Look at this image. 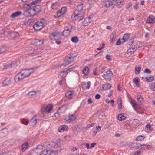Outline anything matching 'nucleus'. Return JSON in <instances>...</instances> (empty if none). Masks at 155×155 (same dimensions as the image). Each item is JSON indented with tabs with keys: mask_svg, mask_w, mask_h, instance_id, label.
I'll use <instances>...</instances> for the list:
<instances>
[{
	"mask_svg": "<svg viewBox=\"0 0 155 155\" xmlns=\"http://www.w3.org/2000/svg\"><path fill=\"white\" fill-rule=\"evenodd\" d=\"M51 143H47L43 146L38 145L36 148V153H38L37 155H58V151L49 149L52 148L51 146Z\"/></svg>",
	"mask_w": 155,
	"mask_h": 155,
	"instance_id": "1",
	"label": "nucleus"
},
{
	"mask_svg": "<svg viewBox=\"0 0 155 155\" xmlns=\"http://www.w3.org/2000/svg\"><path fill=\"white\" fill-rule=\"evenodd\" d=\"M85 11L86 7L83 4L78 5L77 10L71 16L72 20L75 21L78 20L80 21L82 20L86 13Z\"/></svg>",
	"mask_w": 155,
	"mask_h": 155,
	"instance_id": "2",
	"label": "nucleus"
},
{
	"mask_svg": "<svg viewBox=\"0 0 155 155\" xmlns=\"http://www.w3.org/2000/svg\"><path fill=\"white\" fill-rule=\"evenodd\" d=\"M34 72V69L33 68L22 70L18 73L15 77L14 80L15 82L18 83L25 78H28Z\"/></svg>",
	"mask_w": 155,
	"mask_h": 155,
	"instance_id": "3",
	"label": "nucleus"
},
{
	"mask_svg": "<svg viewBox=\"0 0 155 155\" xmlns=\"http://www.w3.org/2000/svg\"><path fill=\"white\" fill-rule=\"evenodd\" d=\"M75 66L71 67L69 66L67 69H65L62 71L60 72L58 76L59 78H65L67 74L70 72L73 71L75 68Z\"/></svg>",
	"mask_w": 155,
	"mask_h": 155,
	"instance_id": "4",
	"label": "nucleus"
},
{
	"mask_svg": "<svg viewBox=\"0 0 155 155\" xmlns=\"http://www.w3.org/2000/svg\"><path fill=\"white\" fill-rule=\"evenodd\" d=\"M45 22V20L44 19L38 21L34 25V28L35 30L37 31L41 30L43 27Z\"/></svg>",
	"mask_w": 155,
	"mask_h": 155,
	"instance_id": "5",
	"label": "nucleus"
},
{
	"mask_svg": "<svg viewBox=\"0 0 155 155\" xmlns=\"http://www.w3.org/2000/svg\"><path fill=\"white\" fill-rule=\"evenodd\" d=\"M113 75L112 73L110 70H108L104 73L102 76L103 78L106 81H110L111 80Z\"/></svg>",
	"mask_w": 155,
	"mask_h": 155,
	"instance_id": "6",
	"label": "nucleus"
},
{
	"mask_svg": "<svg viewBox=\"0 0 155 155\" xmlns=\"http://www.w3.org/2000/svg\"><path fill=\"white\" fill-rule=\"evenodd\" d=\"M72 28V27L70 25H69L67 26H66L64 28V30L63 33V35L64 37H66L69 36L70 35Z\"/></svg>",
	"mask_w": 155,
	"mask_h": 155,
	"instance_id": "7",
	"label": "nucleus"
},
{
	"mask_svg": "<svg viewBox=\"0 0 155 155\" xmlns=\"http://www.w3.org/2000/svg\"><path fill=\"white\" fill-rule=\"evenodd\" d=\"M93 16L90 15L88 17H87L84 19L82 22V24L84 26H87L89 25L93 21Z\"/></svg>",
	"mask_w": 155,
	"mask_h": 155,
	"instance_id": "8",
	"label": "nucleus"
},
{
	"mask_svg": "<svg viewBox=\"0 0 155 155\" xmlns=\"http://www.w3.org/2000/svg\"><path fill=\"white\" fill-rule=\"evenodd\" d=\"M76 116L73 114L68 115L65 117L64 119L68 123L71 122L76 119Z\"/></svg>",
	"mask_w": 155,
	"mask_h": 155,
	"instance_id": "9",
	"label": "nucleus"
},
{
	"mask_svg": "<svg viewBox=\"0 0 155 155\" xmlns=\"http://www.w3.org/2000/svg\"><path fill=\"white\" fill-rule=\"evenodd\" d=\"M53 107V104H49L44 107L42 110L44 109L46 112L49 113L52 111Z\"/></svg>",
	"mask_w": 155,
	"mask_h": 155,
	"instance_id": "10",
	"label": "nucleus"
},
{
	"mask_svg": "<svg viewBox=\"0 0 155 155\" xmlns=\"http://www.w3.org/2000/svg\"><path fill=\"white\" fill-rule=\"evenodd\" d=\"M36 13L33 8H30L27 9L25 12V14L27 16H33L35 15Z\"/></svg>",
	"mask_w": 155,
	"mask_h": 155,
	"instance_id": "11",
	"label": "nucleus"
},
{
	"mask_svg": "<svg viewBox=\"0 0 155 155\" xmlns=\"http://www.w3.org/2000/svg\"><path fill=\"white\" fill-rule=\"evenodd\" d=\"M102 3L103 6L106 8H109L113 5V2L111 0H103Z\"/></svg>",
	"mask_w": 155,
	"mask_h": 155,
	"instance_id": "12",
	"label": "nucleus"
},
{
	"mask_svg": "<svg viewBox=\"0 0 155 155\" xmlns=\"http://www.w3.org/2000/svg\"><path fill=\"white\" fill-rule=\"evenodd\" d=\"M8 131L6 128H4L0 131V139L5 137L8 134Z\"/></svg>",
	"mask_w": 155,
	"mask_h": 155,
	"instance_id": "13",
	"label": "nucleus"
},
{
	"mask_svg": "<svg viewBox=\"0 0 155 155\" xmlns=\"http://www.w3.org/2000/svg\"><path fill=\"white\" fill-rule=\"evenodd\" d=\"M68 128L67 126L66 125H61L60 126L58 129L59 132H62L68 130Z\"/></svg>",
	"mask_w": 155,
	"mask_h": 155,
	"instance_id": "14",
	"label": "nucleus"
},
{
	"mask_svg": "<svg viewBox=\"0 0 155 155\" xmlns=\"http://www.w3.org/2000/svg\"><path fill=\"white\" fill-rule=\"evenodd\" d=\"M65 95L66 97L69 99H72L74 96L73 92L71 91H67L65 94Z\"/></svg>",
	"mask_w": 155,
	"mask_h": 155,
	"instance_id": "15",
	"label": "nucleus"
},
{
	"mask_svg": "<svg viewBox=\"0 0 155 155\" xmlns=\"http://www.w3.org/2000/svg\"><path fill=\"white\" fill-rule=\"evenodd\" d=\"M38 119V118L36 116H34L31 119L30 121V124L32 126H35L36 124Z\"/></svg>",
	"mask_w": 155,
	"mask_h": 155,
	"instance_id": "16",
	"label": "nucleus"
},
{
	"mask_svg": "<svg viewBox=\"0 0 155 155\" xmlns=\"http://www.w3.org/2000/svg\"><path fill=\"white\" fill-rule=\"evenodd\" d=\"M142 79L143 81H147L148 82H151L154 80V77L152 76L148 77L143 76L142 77Z\"/></svg>",
	"mask_w": 155,
	"mask_h": 155,
	"instance_id": "17",
	"label": "nucleus"
},
{
	"mask_svg": "<svg viewBox=\"0 0 155 155\" xmlns=\"http://www.w3.org/2000/svg\"><path fill=\"white\" fill-rule=\"evenodd\" d=\"M147 22L148 23L153 24L155 22V18L153 16H149L147 20Z\"/></svg>",
	"mask_w": 155,
	"mask_h": 155,
	"instance_id": "18",
	"label": "nucleus"
},
{
	"mask_svg": "<svg viewBox=\"0 0 155 155\" xmlns=\"http://www.w3.org/2000/svg\"><path fill=\"white\" fill-rule=\"evenodd\" d=\"M66 11V8L65 7L62 8L57 13V17H59L64 14Z\"/></svg>",
	"mask_w": 155,
	"mask_h": 155,
	"instance_id": "19",
	"label": "nucleus"
},
{
	"mask_svg": "<svg viewBox=\"0 0 155 155\" xmlns=\"http://www.w3.org/2000/svg\"><path fill=\"white\" fill-rule=\"evenodd\" d=\"M11 80L9 78H6L3 82L2 86L4 87L10 84L11 83Z\"/></svg>",
	"mask_w": 155,
	"mask_h": 155,
	"instance_id": "20",
	"label": "nucleus"
},
{
	"mask_svg": "<svg viewBox=\"0 0 155 155\" xmlns=\"http://www.w3.org/2000/svg\"><path fill=\"white\" fill-rule=\"evenodd\" d=\"M135 51V49L134 48H130L127 50L126 56L127 57H129Z\"/></svg>",
	"mask_w": 155,
	"mask_h": 155,
	"instance_id": "21",
	"label": "nucleus"
},
{
	"mask_svg": "<svg viewBox=\"0 0 155 155\" xmlns=\"http://www.w3.org/2000/svg\"><path fill=\"white\" fill-rule=\"evenodd\" d=\"M83 73L85 75L87 76L89 74V68L87 66L84 68L82 70Z\"/></svg>",
	"mask_w": 155,
	"mask_h": 155,
	"instance_id": "22",
	"label": "nucleus"
},
{
	"mask_svg": "<svg viewBox=\"0 0 155 155\" xmlns=\"http://www.w3.org/2000/svg\"><path fill=\"white\" fill-rule=\"evenodd\" d=\"M111 87V86L110 84H104L102 86V89L101 90H108L110 89Z\"/></svg>",
	"mask_w": 155,
	"mask_h": 155,
	"instance_id": "23",
	"label": "nucleus"
},
{
	"mask_svg": "<svg viewBox=\"0 0 155 155\" xmlns=\"http://www.w3.org/2000/svg\"><path fill=\"white\" fill-rule=\"evenodd\" d=\"M22 13L21 11H17L14 13H13L11 16V17L12 18H15L20 15Z\"/></svg>",
	"mask_w": 155,
	"mask_h": 155,
	"instance_id": "24",
	"label": "nucleus"
},
{
	"mask_svg": "<svg viewBox=\"0 0 155 155\" xmlns=\"http://www.w3.org/2000/svg\"><path fill=\"white\" fill-rule=\"evenodd\" d=\"M126 117V115L124 114H119L118 116V119L120 121H122L125 119Z\"/></svg>",
	"mask_w": 155,
	"mask_h": 155,
	"instance_id": "25",
	"label": "nucleus"
},
{
	"mask_svg": "<svg viewBox=\"0 0 155 155\" xmlns=\"http://www.w3.org/2000/svg\"><path fill=\"white\" fill-rule=\"evenodd\" d=\"M133 82L135 84L137 87H139L140 86L139 84L140 80L138 78L136 77L134 78L133 80Z\"/></svg>",
	"mask_w": 155,
	"mask_h": 155,
	"instance_id": "26",
	"label": "nucleus"
},
{
	"mask_svg": "<svg viewBox=\"0 0 155 155\" xmlns=\"http://www.w3.org/2000/svg\"><path fill=\"white\" fill-rule=\"evenodd\" d=\"M51 143H51L52 144H51V146L53 148H58L61 146V143L60 142H58L57 143L51 142L50 143H48V144H51Z\"/></svg>",
	"mask_w": 155,
	"mask_h": 155,
	"instance_id": "27",
	"label": "nucleus"
},
{
	"mask_svg": "<svg viewBox=\"0 0 155 155\" xmlns=\"http://www.w3.org/2000/svg\"><path fill=\"white\" fill-rule=\"evenodd\" d=\"M116 32L113 31L111 35L110 41L111 42H113L116 37Z\"/></svg>",
	"mask_w": 155,
	"mask_h": 155,
	"instance_id": "28",
	"label": "nucleus"
},
{
	"mask_svg": "<svg viewBox=\"0 0 155 155\" xmlns=\"http://www.w3.org/2000/svg\"><path fill=\"white\" fill-rule=\"evenodd\" d=\"M28 142L24 143L21 146V150L23 152L25 151L28 148Z\"/></svg>",
	"mask_w": 155,
	"mask_h": 155,
	"instance_id": "29",
	"label": "nucleus"
},
{
	"mask_svg": "<svg viewBox=\"0 0 155 155\" xmlns=\"http://www.w3.org/2000/svg\"><path fill=\"white\" fill-rule=\"evenodd\" d=\"M55 37H56V38H55V40H59L61 38V34L59 32H54Z\"/></svg>",
	"mask_w": 155,
	"mask_h": 155,
	"instance_id": "30",
	"label": "nucleus"
},
{
	"mask_svg": "<svg viewBox=\"0 0 155 155\" xmlns=\"http://www.w3.org/2000/svg\"><path fill=\"white\" fill-rule=\"evenodd\" d=\"M137 100L139 103L142 104L144 102V99L143 97L140 95H138L137 97Z\"/></svg>",
	"mask_w": 155,
	"mask_h": 155,
	"instance_id": "31",
	"label": "nucleus"
},
{
	"mask_svg": "<svg viewBox=\"0 0 155 155\" xmlns=\"http://www.w3.org/2000/svg\"><path fill=\"white\" fill-rule=\"evenodd\" d=\"M35 45H40L42 44L43 41L42 40L36 39L35 40Z\"/></svg>",
	"mask_w": 155,
	"mask_h": 155,
	"instance_id": "32",
	"label": "nucleus"
},
{
	"mask_svg": "<svg viewBox=\"0 0 155 155\" xmlns=\"http://www.w3.org/2000/svg\"><path fill=\"white\" fill-rule=\"evenodd\" d=\"M59 7V5L58 3H53L51 5V8L52 9H56Z\"/></svg>",
	"mask_w": 155,
	"mask_h": 155,
	"instance_id": "33",
	"label": "nucleus"
},
{
	"mask_svg": "<svg viewBox=\"0 0 155 155\" xmlns=\"http://www.w3.org/2000/svg\"><path fill=\"white\" fill-rule=\"evenodd\" d=\"M113 1H115L116 6L119 8L121 4L124 2V0H113Z\"/></svg>",
	"mask_w": 155,
	"mask_h": 155,
	"instance_id": "34",
	"label": "nucleus"
},
{
	"mask_svg": "<svg viewBox=\"0 0 155 155\" xmlns=\"http://www.w3.org/2000/svg\"><path fill=\"white\" fill-rule=\"evenodd\" d=\"M36 13L39 12L41 10V7L39 5L35 6L33 8Z\"/></svg>",
	"mask_w": 155,
	"mask_h": 155,
	"instance_id": "35",
	"label": "nucleus"
},
{
	"mask_svg": "<svg viewBox=\"0 0 155 155\" xmlns=\"http://www.w3.org/2000/svg\"><path fill=\"white\" fill-rule=\"evenodd\" d=\"M141 69V67L140 66H136L135 68V72L136 74H139Z\"/></svg>",
	"mask_w": 155,
	"mask_h": 155,
	"instance_id": "36",
	"label": "nucleus"
},
{
	"mask_svg": "<svg viewBox=\"0 0 155 155\" xmlns=\"http://www.w3.org/2000/svg\"><path fill=\"white\" fill-rule=\"evenodd\" d=\"M122 100L120 98H118L117 100V104L118 105L119 108L121 109L122 108Z\"/></svg>",
	"mask_w": 155,
	"mask_h": 155,
	"instance_id": "37",
	"label": "nucleus"
},
{
	"mask_svg": "<svg viewBox=\"0 0 155 155\" xmlns=\"http://www.w3.org/2000/svg\"><path fill=\"white\" fill-rule=\"evenodd\" d=\"M36 92L35 91H31L29 92L28 94L27 95L29 97H32L36 95Z\"/></svg>",
	"mask_w": 155,
	"mask_h": 155,
	"instance_id": "38",
	"label": "nucleus"
},
{
	"mask_svg": "<svg viewBox=\"0 0 155 155\" xmlns=\"http://www.w3.org/2000/svg\"><path fill=\"white\" fill-rule=\"evenodd\" d=\"M91 84V83L90 81L88 82L87 84H84L83 86L84 89H89L90 87Z\"/></svg>",
	"mask_w": 155,
	"mask_h": 155,
	"instance_id": "39",
	"label": "nucleus"
},
{
	"mask_svg": "<svg viewBox=\"0 0 155 155\" xmlns=\"http://www.w3.org/2000/svg\"><path fill=\"white\" fill-rule=\"evenodd\" d=\"M145 138L143 136L139 135L137 136L136 139V141H142Z\"/></svg>",
	"mask_w": 155,
	"mask_h": 155,
	"instance_id": "40",
	"label": "nucleus"
},
{
	"mask_svg": "<svg viewBox=\"0 0 155 155\" xmlns=\"http://www.w3.org/2000/svg\"><path fill=\"white\" fill-rule=\"evenodd\" d=\"M149 87L151 90L155 91V82L150 84L149 85Z\"/></svg>",
	"mask_w": 155,
	"mask_h": 155,
	"instance_id": "41",
	"label": "nucleus"
},
{
	"mask_svg": "<svg viewBox=\"0 0 155 155\" xmlns=\"http://www.w3.org/2000/svg\"><path fill=\"white\" fill-rule=\"evenodd\" d=\"M129 38V35L128 34H125L123 38V40H124V42L126 41Z\"/></svg>",
	"mask_w": 155,
	"mask_h": 155,
	"instance_id": "42",
	"label": "nucleus"
},
{
	"mask_svg": "<svg viewBox=\"0 0 155 155\" xmlns=\"http://www.w3.org/2000/svg\"><path fill=\"white\" fill-rule=\"evenodd\" d=\"M71 41L73 42L77 43L78 42L79 40L78 37H74L72 38Z\"/></svg>",
	"mask_w": 155,
	"mask_h": 155,
	"instance_id": "43",
	"label": "nucleus"
},
{
	"mask_svg": "<svg viewBox=\"0 0 155 155\" xmlns=\"http://www.w3.org/2000/svg\"><path fill=\"white\" fill-rule=\"evenodd\" d=\"M66 58V59H67L68 61L70 63L72 62L74 59V57L67 56Z\"/></svg>",
	"mask_w": 155,
	"mask_h": 155,
	"instance_id": "44",
	"label": "nucleus"
},
{
	"mask_svg": "<svg viewBox=\"0 0 155 155\" xmlns=\"http://www.w3.org/2000/svg\"><path fill=\"white\" fill-rule=\"evenodd\" d=\"M130 102L131 104L132 105L133 107H134L137 104L135 100L131 99L130 100Z\"/></svg>",
	"mask_w": 155,
	"mask_h": 155,
	"instance_id": "45",
	"label": "nucleus"
},
{
	"mask_svg": "<svg viewBox=\"0 0 155 155\" xmlns=\"http://www.w3.org/2000/svg\"><path fill=\"white\" fill-rule=\"evenodd\" d=\"M133 108L135 111L138 112L137 109H140L141 108V107L139 104H137L135 106H134V107H133Z\"/></svg>",
	"mask_w": 155,
	"mask_h": 155,
	"instance_id": "46",
	"label": "nucleus"
},
{
	"mask_svg": "<svg viewBox=\"0 0 155 155\" xmlns=\"http://www.w3.org/2000/svg\"><path fill=\"white\" fill-rule=\"evenodd\" d=\"M70 63L68 61L67 59H66V58H65L63 63L62 64V65L64 66H66L69 64Z\"/></svg>",
	"mask_w": 155,
	"mask_h": 155,
	"instance_id": "47",
	"label": "nucleus"
},
{
	"mask_svg": "<svg viewBox=\"0 0 155 155\" xmlns=\"http://www.w3.org/2000/svg\"><path fill=\"white\" fill-rule=\"evenodd\" d=\"M146 127L147 128V130L148 131H151L153 130V129L151 127L150 124H147Z\"/></svg>",
	"mask_w": 155,
	"mask_h": 155,
	"instance_id": "48",
	"label": "nucleus"
},
{
	"mask_svg": "<svg viewBox=\"0 0 155 155\" xmlns=\"http://www.w3.org/2000/svg\"><path fill=\"white\" fill-rule=\"evenodd\" d=\"M49 37L51 40H55V38H56V37H55V35L54 33L51 34L49 35Z\"/></svg>",
	"mask_w": 155,
	"mask_h": 155,
	"instance_id": "49",
	"label": "nucleus"
},
{
	"mask_svg": "<svg viewBox=\"0 0 155 155\" xmlns=\"http://www.w3.org/2000/svg\"><path fill=\"white\" fill-rule=\"evenodd\" d=\"M102 54V52H100L98 54H95L94 57L95 58H98L99 57H100L101 56Z\"/></svg>",
	"mask_w": 155,
	"mask_h": 155,
	"instance_id": "50",
	"label": "nucleus"
},
{
	"mask_svg": "<svg viewBox=\"0 0 155 155\" xmlns=\"http://www.w3.org/2000/svg\"><path fill=\"white\" fill-rule=\"evenodd\" d=\"M41 1V0H36L33 1L31 3V5H35L38 2H40Z\"/></svg>",
	"mask_w": 155,
	"mask_h": 155,
	"instance_id": "51",
	"label": "nucleus"
},
{
	"mask_svg": "<svg viewBox=\"0 0 155 155\" xmlns=\"http://www.w3.org/2000/svg\"><path fill=\"white\" fill-rule=\"evenodd\" d=\"M105 58L108 61H110L111 60V56L110 55H106Z\"/></svg>",
	"mask_w": 155,
	"mask_h": 155,
	"instance_id": "52",
	"label": "nucleus"
},
{
	"mask_svg": "<svg viewBox=\"0 0 155 155\" xmlns=\"http://www.w3.org/2000/svg\"><path fill=\"white\" fill-rule=\"evenodd\" d=\"M93 73L95 75H98V73L97 72V69L96 68L95 69H94L93 70Z\"/></svg>",
	"mask_w": 155,
	"mask_h": 155,
	"instance_id": "53",
	"label": "nucleus"
},
{
	"mask_svg": "<svg viewBox=\"0 0 155 155\" xmlns=\"http://www.w3.org/2000/svg\"><path fill=\"white\" fill-rule=\"evenodd\" d=\"M12 35L15 38L18 36L19 35V34L17 32H15L12 34Z\"/></svg>",
	"mask_w": 155,
	"mask_h": 155,
	"instance_id": "54",
	"label": "nucleus"
},
{
	"mask_svg": "<svg viewBox=\"0 0 155 155\" xmlns=\"http://www.w3.org/2000/svg\"><path fill=\"white\" fill-rule=\"evenodd\" d=\"M5 51V48L2 47L0 48V54H1Z\"/></svg>",
	"mask_w": 155,
	"mask_h": 155,
	"instance_id": "55",
	"label": "nucleus"
},
{
	"mask_svg": "<svg viewBox=\"0 0 155 155\" xmlns=\"http://www.w3.org/2000/svg\"><path fill=\"white\" fill-rule=\"evenodd\" d=\"M29 122V121L28 120H26L25 121L24 120V121H23L22 122V124L25 125H27Z\"/></svg>",
	"mask_w": 155,
	"mask_h": 155,
	"instance_id": "56",
	"label": "nucleus"
},
{
	"mask_svg": "<svg viewBox=\"0 0 155 155\" xmlns=\"http://www.w3.org/2000/svg\"><path fill=\"white\" fill-rule=\"evenodd\" d=\"M88 2L90 5L93 4L94 3V0H88Z\"/></svg>",
	"mask_w": 155,
	"mask_h": 155,
	"instance_id": "57",
	"label": "nucleus"
},
{
	"mask_svg": "<svg viewBox=\"0 0 155 155\" xmlns=\"http://www.w3.org/2000/svg\"><path fill=\"white\" fill-rule=\"evenodd\" d=\"M132 6V3L131 2H129L127 6L126 7V8L128 9L129 8V7L131 6Z\"/></svg>",
	"mask_w": 155,
	"mask_h": 155,
	"instance_id": "58",
	"label": "nucleus"
},
{
	"mask_svg": "<svg viewBox=\"0 0 155 155\" xmlns=\"http://www.w3.org/2000/svg\"><path fill=\"white\" fill-rule=\"evenodd\" d=\"M139 8V6L138 4L137 3H136V5L133 7V8L134 9H137Z\"/></svg>",
	"mask_w": 155,
	"mask_h": 155,
	"instance_id": "59",
	"label": "nucleus"
},
{
	"mask_svg": "<svg viewBox=\"0 0 155 155\" xmlns=\"http://www.w3.org/2000/svg\"><path fill=\"white\" fill-rule=\"evenodd\" d=\"M117 89L119 91H120L122 90V87L119 84L117 86Z\"/></svg>",
	"mask_w": 155,
	"mask_h": 155,
	"instance_id": "60",
	"label": "nucleus"
},
{
	"mask_svg": "<svg viewBox=\"0 0 155 155\" xmlns=\"http://www.w3.org/2000/svg\"><path fill=\"white\" fill-rule=\"evenodd\" d=\"M96 129L97 130V131L99 132L101 130V127L100 126H97L96 127Z\"/></svg>",
	"mask_w": 155,
	"mask_h": 155,
	"instance_id": "61",
	"label": "nucleus"
},
{
	"mask_svg": "<svg viewBox=\"0 0 155 155\" xmlns=\"http://www.w3.org/2000/svg\"><path fill=\"white\" fill-rule=\"evenodd\" d=\"M144 72L146 73L150 74V73L151 72L149 69H148V68H146L145 69L144 71Z\"/></svg>",
	"mask_w": 155,
	"mask_h": 155,
	"instance_id": "62",
	"label": "nucleus"
},
{
	"mask_svg": "<svg viewBox=\"0 0 155 155\" xmlns=\"http://www.w3.org/2000/svg\"><path fill=\"white\" fill-rule=\"evenodd\" d=\"M100 97L101 96L99 94H96L95 97V98L96 99H100Z\"/></svg>",
	"mask_w": 155,
	"mask_h": 155,
	"instance_id": "63",
	"label": "nucleus"
},
{
	"mask_svg": "<svg viewBox=\"0 0 155 155\" xmlns=\"http://www.w3.org/2000/svg\"><path fill=\"white\" fill-rule=\"evenodd\" d=\"M140 150H137L134 155H139L140 153Z\"/></svg>",
	"mask_w": 155,
	"mask_h": 155,
	"instance_id": "64",
	"label": "nucleus"
}]
</instances>
